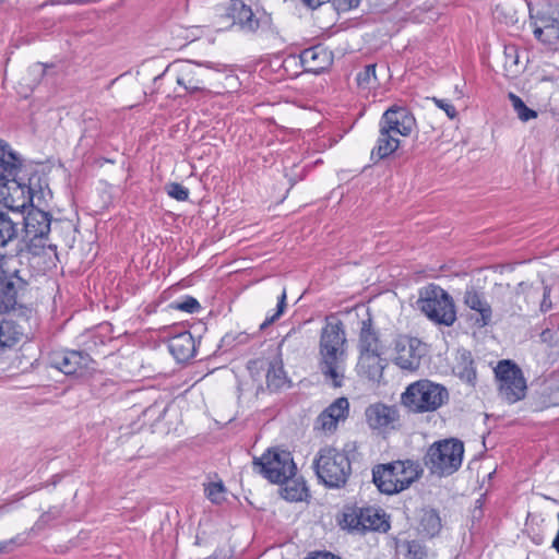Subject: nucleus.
Listing matches in <instances>:
<instances>
[{
    "label": "nucleus",
    "mask_w": 559,
    "mask_h": 559,
    "mask_svg": "<svg viewBox=\"0 0 559 559\" xmlns=\"http://www.w3.org/2000/svg\"><path fill=\"white\" fill-rule=\"evenodd\" d=\"M0 203L23 211L33 201L31 178L20 156L7 143H0Z\"/></svg>",
    "instance_id": "nucleus-1"
},
{
    "label": "nucleus",
    "mask_w": 559,
    "mask_h": 559,
    "mask_svg": "<svg viewBox=\"0 0 559 559\" xmlns=\"http://www.w3.org/2000/svg\"><path fill=\"white\" fill-rule=\"evenodd\" d=\"M225 70V66L212 61L177 60L169 63L163 73L154 78L159 81L166 73L175 74L176 83L185 90L188 95H210L212 92L209 85L215 76Z\"/></svg>",
    "instance_id": "nucleus-2"
},
{
    "label": "nucleus",
    "mask_w": 559,
    "mask_h": 559,
    "mask_svg": "<svg viewBox=\"0 0 559 559\" xmlns=\"http://www.w3.org/2000/svg\"><path fill=\"white\" fill-rule=\"evenodd\" d=\"M346 336L340 320L328 321L320 337V369L335 388L342 385L345 373Z\"/></svg>",
    "instance_id": "nucleus-3"
},
{
    "label": "nucleus",
    "mask_w": 559,
    "mask_h": 559,
    "mask_svg": "<svg viewBox=\"0 0 559 559\" xmlns=\"http://www.w3.org/2000/svg\"><path fill=\"white\" fill-rule=\"evenodd\" d=\"M421 472L419 464L412 460L395 461L376 466L372 480L381 492L393 495L408 488Z\"/></svg>",
    "instance_id": "nucleus-4"
},
{
    "label": "nucleus",
    "mask_w": 559,
    "mask_h": 559,
    "mask_svg": "<svg viewBox=\"0 0 559 559\" xmlns=\"http://www.w3.org/2000/svg\"><path fill=\"white\" fill-rule=\"evenodd\" d=\"M312 465L320 483L329 488L344 487L352 474L348 455L333 447L320 449Z\"/></svg>",
    "instance_id": "nucleus-5"
},
{
    "label": "nucleus",
    "mask_w": 559,
    "mask_h": 559,
    "mask_svg": "<svg viewBox=\"0 0 559 559\" xmlns=\"http://www.w3.org/2000/svg\"><path fill=\"white\" fill-rule=\"evenodd\" d=\"M416 301L417 308L432 322L451 326L456 320L452 297L440 286L429 284L421 287Z\"/></svg>",
    "instance_id": "nucleus-6"
},
{
    "label": "nucleus",
    "mask_w": 559,
    "mask_h": 559,
    "mask_svg": "<svg viewBox=\"0 0 559 559\" xmlns=\"http://www.w3.org/2000/svg\"><path fill=\"white\" fill-rule=\"evenodd\" d=\"M464 444L457 439H444L431 444L425 455V464L439 477L455 473L462 465Z\"/></svg>",
    "instance_id": "nucleus-7"
},
{
    "label": "nucleus",
    "mask_w": 559,
    "mask_h": 559,
    "mask_svg": "<svg viewBox=\"0 0 559 559\" xmlns=\"http://www.w3.org/2000/svg\"><path fill=\"white\" fill-rule=\"evenodd\" d=\"M449 399L448 390L429 380H419L407 386L402 394V403L411 412H433L441 407Z\"/></svg>",
    "instance_id": "nucleus-8"
},
{
    "label": "nucleus",
    "mask_w": 559,
    "mask_h": 559,
    "mask_svg": "<svg viewBox=\"0 0 559 559\" xmlns=\"http://www.w3.org/2000/svg\"><path fill=\"white\" fill-rule=\"evenodd\" d=\"M253 465L273 484L283 483L297 472L292 453L278 448L269 449L260 457H254Z\"/></svg>",
    "instance_id": "nucleus-9"
},
{
    "label": "nucleus",
    "mask_w": 559,
    "mask_h": 559,
    "mask_svg": "<svg viewBox=\"0 0 559 559\" xmlns=\"http://www.w3.org/2000/svg\"><path fill=\"white\" fill-rule=\"evenodd\" d=\"M495 374L499 382V394L509 403H515L524 399L526 393V380L522 370L511 360H501L495 368Z\"/></svg>",
    "instance_id": "nucleus-10"
},
{
    "label": "nucleus",
    "mask_w": 559,
    "mask_h": 559,
    "mask_svg": "<svg viewBox=\"0 0 559 559\" xmlns=\"http://www.w3.org/2000/svg\"><path fill=\"white\" fill-rule=\"evenodd\" d=\"M343 527L358 533L367 531H383L390 528L385 514L376 508H347L343 514Z\"/></svg>",
    "instance_id": "nucleus-11"
},
{
    "label": "nucleus",
    "mask_w": 559,
    "mask_h": 559,
    "mask_svg": "<svg viewBox=\"0 0 559 559\" xmlns=\"http://www.w3.org/2000/svg\"><path fill=\"white\" fill-rule=\"evenodd\" d=\"M12 258L0 254V313L15 310L17 290L23 284L19 270L12 267Z\"/></svg>",
    "instance_id": "nucleus-12"
},
{
    "label": "nucleus",
    "mask_w": 559,
    "mask_h": 559,
    "mask_svg": "<svg viewBox=\"0 0 559 559\" xmlns=\"http://www.w3.org/2000/svg\"><path fill=\"white\" fill-rule=\"evenodd\" d=\"M426 354V344L417 337L399 335L394 341V362L403 370H417Z\"/></svg>",
    "instance_id": "nucleus-13"
},
{
    "label": "nucleus",
    "mask_w": 559,
    "mask_h": 559,
    "mask_svg": "<svg viewBox=\"0 0 559 559\" xmlns=\"http://www.w3.org/2000/svg\"><path fill=\"white\" fill-rule=\"evenodd\" d=\"M50 364L67 376L82 377L94 370L95 361L90 354L82 350H59L51 355Z\"/></svg>",
    "instance_id": "nucleus-14"
},
{
    "label": "nucleus",
    "mask_w": 559,
    "mask_h": 559,
    "mask_svg": "<svg viewBox=\"0 0 559 559\" xmlns=\"http://www.w3.org/2000/svg\"><path fill=\"white\" fill-rule=\"evenodd\" d=\"M229 14L243 32L255 33L258 31H269L272 27L270 14L266 12L254 13L241 0H231Z\"/></svg>",
    "instance_id": "nucleus-15"
},
{
    "label": "nucleus",
    "mask_w": 559,
    "mask_h": 559,
    "mask_svg": "<svg viewBox=\"0 0 559 559\" xmlns=\"http://www.w3.org/2000/svg\"><path fill=\"white\" fill-rule=\"evenodd\" d=\"M379 127L399 138H407L416 128V119L406 106L392 105L382 114Z\"/></svg>",
    "instance_id": "nucleus-16"
},
{
    "label": "nucleus",
    "mask_w": 559,
    "mask_h": 559,
    "mask_svg": "<svg viewBox=\"0 0 559 559\" xmlns=\"http://www.w3.org/2000/svg\"><path fill=\"white\" fill-rule=\"evenodd\" d=\"M12 311L21 322L13 319H3L0 322V350L12 348L22 341L25 335V326L22 322L27 323L32 314V310L26 307L15 308V310Z\"/></svg>",
    "instance_id": "nucleus-17"
},
{
    "label": "nucleus",
    "mask_w": 559,
    "mask_h": 559,
    "mask_svg": "<svg viewBox=\"0 0 559 559\" xmlns=\"http://www.w3.org/2000/svg\"><path fill=\"white\" fill-rule=\"evenodd\" d=\"M366 421L373 430H385L394 428L400 419L399 409L394 405L374 403L369 405L365 412Z\"/></svg>",
    "instance_id": "nucleus-18"
},
{
    "label": "nucleus",
    "mask_w": 559,
    "mask_h": 559,
    "mask_svg": "<svg viewBox=\"0 0 559 559\" xmlns=\"http://www.w3.org/2000/svg\"><path fill=\"white\" fill-rule=\"evenodd\" d=\"M349 413V402L346 397H338L317 417L314 428L324 432H332L340 421H344Z\"/></svg>",
    "instance_id": "nucleus-19"
},
{
    "label": "nucleus",
    "mask_w": 559,
    "mask_h": 559,
    "mask_svg": "<svg viewBox=\"0 0 559 559\" xmlns=\"http://www.w3.org/2000/svg\"><path fill=\"white\" fill-rule=\"evenodd\" d=\"M299 58L305 71L316 74L326 70L333 62L332 52L322 45L304 49Z\"/></svg>",
    "instance_id": "nucleus-20"
},
{
    "label": "nucleus",
    "mask_w": 559,
    "mask_h": 559,
    "mask_svg": "<svg viewBox=\"0 0 559 559\" xmlns=\"http://www.w3.org/2000/svg\"><path fill=\"white\" fill-rule=\"evenodd\" d=\"M51 216L37 207H32L24 217V231L26 237L33 241L43 239L50 231Z\"/></svg>",
    "instance_id": "nucleus-21"
},
{
    "label": "nucleus",
    "mask_w": 559,
    "mask_h": 559,
    "mask_svg": "<svg viewBox=\"0 0 559 559\" xmlns=\"http://www.w3.org/2000/svg\"><path fill=\"white\" fill-rule=\"evenodd\" d=\"M463 304L471 310L478 313L476 324L480 328L490 324L492 319V309L484 294L475 287H467L464 292Z\"/></svg>",
    "instance_id": "nucleus-22"
},
{
    "label": "nucleus",
    "mask_w": 559,
    "mask_h": 559,
    "mask_svg": "<svg viewBox=\"0 0 559 559\" xmlns=\"http://www.w3.org/2000/svg\"><path fill=\"white\" fill-rule=\"evenodd\" d=\"M168 348L171 355L179 362L190 360L197 353L195 340L189 331H185L170 337Z\"/></svg>",
    "instance_id": "nucleus-23"
},
{
    "label": "nucleus",
    "mask_w": 559,
    "mask_h": 559,
    "mask_svg": "<svg viewBox=\"0 0 559 559\" xmlns=\"http://www.w3.org/2000/svg\"><path fill=\"white\" fill-rule=\"evenodd\" d=\"M385 364L381 357V352L359 354L357 368L359 373L371 381H380L383 374Z\"/></svg>",
    "instance_id": "nucleus-24"
},
{
    "label": "nucleus",
    "mask_w": 559,
    "mask_h": 559,
    "mask_svg": "<svg viewBox=\"0 0 559 559\" xmlns=\"http://www.w3.org/2000/svg\"><path fill=\"white\" fill-rule=\"evenodd\" d=\"M401 145L397 135L389 132L386 129L379 127V135L377 143L371 150V159L381 160L391 156Z\"/></svg>",
    "instance_id": "nucleus-25"
},
{
    "label": "nucleus",
    "mask_w": 559,
    "mask_h": 559,
    "mask_svg": "<svg viewBox=\"0 0 559 559\" xmlns=\"http://www.w3.org/2000/svg\"><path fill=\"white\" fill-rule=\"evenodd\" d=\"M534 35L550 48H557L559 45V21L554 17H540L534 29Z\"/></svg>",
    "instance_id": "nucleus-26"
},
{
    "label": "nucleus",
    "mask_w": 559,
    "mask_h": 559,
    "mask_svg": "<svg viewBox=\"0 0 559 559\" xmlns=\"http://www.w3.org/2000/svg\"><path fill=\"white\" fill-rule=\"evenodd\" d=\"M359 354L381 352L377 331L372 326V319L368 316L361 321L358 343Z\"/></svg>",
    "instance_id": "nucleus-27"
},
{
    "label": "nucleus",
    "mask_w": 559,
    "mask_h": 559,
    "mask_svg": "<svg viewBox=\"0 0 559 559\" xmlns=\"http://www.w3.org/2000/svg\"><path fill=\"white\" fill-rule=\"evenodd\" d=\"M453 370L461 380L473 383L476 379V369L472 354L467 350L460 352Z\"/></svg>",
    "instance_id": "nucleus-28"
},
{
    "label": "nucleus",
    "mask_w": 559,
    "mask_h": 559,
    "mask_svg": "<svg viewBox=\"0 0 559 559\" xmlns=\"http://www.w3.org/2000/svg\"><path fill=\"white\" fill-rule=\"evenodd\" d=\"M441 519L435 509H423L419 519V532L427 537H435L441 530Z\"/></svg>",
    "instance_id": "nucleus-29"
},
{
    "label": "nucleus",
    "mask_w": 559,
    "mask_h": 559,
    "mask_svg": "<svg viewBox=\"0 0 559 559\" xmlns=\"http://www.w3.org/2000/svg\"><path fill=\"white\" fill-rule=\"evenodd\" d=\"M280 484L283 485L281 495L287 501H301L308 496L306 485L293 477Z\"/></svg>",
    "instance_id": "nucleus-30"
},
{
    "label": "nucleus",
    "mask_w": 559,
    "mask_h": 559,
    "mask_svg": "<svg viewBox=\"0 0 559 559\" xmlns=\"http://www.w3.org/2000/svg\"><path fill=\"white\" fill-rule=\"evenodd\" d=\"M287 377L280 362H272L266 372V385L272 391L283 389L287 384Z\"/></svg>",
    "instance_id": "nucleus-31"
},
{
    "label": "nucleus",
    "mask_w": 559,
    "mask_h": 559,
    "mask_svg": "<svg viewBox=\"0 0 559 559\" xmlns=\"http://www.w3.org/2000/svg\"><path fill=\"white\" fill-rule=\"evenodd\" d=\"M17 236V225L9 214L0 211V248L5 247Z\"/></svg>",
    "instance_id": "nucleus-32"
},
{
    "label": "nucleus",
    "mask_w": 559,
    "mask_h": 559,
    "mask_svg": "<svg viewBox=\"0 0 559 559\" xmlns=\"http://www.w3.org/2000/svg\"><path fill=\"white\" fill-rule=\"evenodd\" d=\"M508 97L521 121L527 122L528 120L535 119L537 117V112L528 108L520 96L515 95L514 93H509Z\"/></svg>",
    "instance_id": "nucleus-33"
},
{
    "label": "nucleus",
    "mask_w": 559,
    "mask_h": 559,
    "mask_svg": "<svg viewBox=\"0 0 559 559\" xmlns=\"http://www.w3.org/2000/svg\"><path fill=\"white\" fill-rule=\"evenodd\" d=\"M357 85L362 90H368L377 83L376 64H368L356 75Z\"/></svg>",
    "instance_id": "nucleus-34"
},
{
    "label": "nucleus",
    "mask_w": 559,
    "mask_h": 559,
    "mask_svg": "<svg viewBox=\"0 0 559 559\" xmlns=\"http://www.w3.org/2000/svg\"><path fill=\"white\" fill-rule=\"evenodd\" d=\"M225 492H226V489H225V486L222 481H218V483H210L206 487H205V493H206V497L213 502V503H216V504H219L222 503L223 501H225Z\"/></svg>",
    "instance_id": "nucleus-35"
},
{
    "label": "nucleus",
    "mask_w": 559,
    "mask_h": 559,
    "mask_svg": "<svg viewBox=\"0 0 559 559\" xmlns=\"http://www.w3.org/2000/svg\"><path fill=\"white\" fill-rule=\"evenodd\" d=\"M165 189L167 194L177 201H186L189 198V190L178 182H170Z\"/></svg>",
    "instance_id": "nucleus-36"
},
{
    "label": "nucleus",
    "mask_w": 559,
    "mask_h": 559,
    "mask_svg": "<svg viewBox=\"0 0 559 559\" xmlns=\"http://www.w3.org/2000/svg\"><path fill=\"white\" fill-rule=\"evenodd\" d=\"M285 308H286V290L283 289L282 295L278 298L276 312L273 316L267 317L263 321V323L260 325V329L263 330L266 326H269L270 324H272L273 322H275L284 313Z\"/></svg>",
    "instance_id": "nucleus-37"
},
{
    "label": "nucleus",
    "mask_w": 559,
    "mask_h": 559,
    "mask_svg": "<svg viewBox=\"0 0 559 559\" xmlns=\"http://www.w3.org/2000/svg\"><path fill=\"white\" fill-rule=\"evenodd\" d=\"M174 308L188 313L198 312L201 308L199 301L193 297H186L181 302L174 304Z\"/></svg>",
    "instance_id": "nucleus-38"
},
{
    "label": "nucleus",
    "mask_w": 559,
    "mask_h": 559,
    "mask_svg": "<svg viewBox=\"0 0 559 559\" xmlns=\"http://www.w3.org/2000/svg\"><path fill=\"white\" fill-rule=\"evenodd\" d=\"M504 58L507 67H515L520 63L519 49L515 45L504 46Z\"/></svg>",
    "instance_id": "nucleus-39"
},
{
    "label": "nucleus",
    "mask_w": 559,
    "mask_h": 559,
    "mask_svg": "<svg viewBox=\"0 0 559 559\" xmlns=\"http://www.w3.org/2000/svg\"><path fill=\"white\" fill-rule=\"evenodd\" d=\"M433 100H435V104L440 109L444 110V112L447 114V116L450 119H454L457 116V111H456L455 107L447 99L433 98Z\"/></svg>",
    "instance_id": "nucleus-40"
},
{
    "label": "nucleus",
    "mask_w": 559,
    "mask_h": 559,
    "mask_svg": "<svg viewBox=\"0 0 559 559\" xmlns=\"http://www.w3.org/2000/svg\"><path fill=\"white\" fill-rule=\"evenodd\" d=\"M550 293H551V287L548 285H545L544 292H543V300H542L540 307H539L540 311L543 313L549 311L552 308V302L550 300Z\"/></svg>",
    "instance_id": "nucleus-41"
},
{
    "label": "nucleus",
    "mask_w": 559,
    "mask_h": 559,
    "mask_svg": "<svg viewBox=\"0 0 559 559\" xmlns=\"http://www.w3.org/2000/svg\"><path fill=\"white\" fill-rule=\"evenodd\" d=\"M305 559H341L331 552H317L314 556L307 557Z\"/></svg>",
    "instance_id": "nucleus-42"
},
{
    "label": "nucleus",
    "mask_w": 559,
    "mask_h": 559,
    "mask_svg": "<svg viewBox=\"0 0 559 559\" xmlns=\"http://www.w3.org/2000/svg\"><path fill=\"white\" fill-rule=\"evenodd\" d=\"M535 289L533 288V286L526 284V283H520L518 285V288H516V293L520 294V293H527L528 295L531 293H533Z\"/></svg>",
    "instance_id": "nucleus-43"
},
{
    "label": "nucleus",
    "mask_w": 559,
    "mask_h": 559,
    "mask_svg": "<svg viewBox=\"0 0 559 559\" xmlns=\"http://www.w3.org/2000/svg\"><path fill=\"white\" fill-rule=\"evenodd\" d=\"M531 539L535 545L539 546L544 543V535L540 533H536L531 536Z\"/></svg>",
    "instance_id": "nucleus-44"
},
{
    "label": "nucleus",
    "mask_w": 559,
    "mask_h": 559,
    "mask_svg": "<svg viewBox=\"0 0 559 559\" xmlns=\"http://www.w3.org/2000/svg\"><path fill=\"white\" fill-rule=\"evenodd\" d=\"M73 1L71 0H48L45 4H51V5H56V4H68V3H72Z\"/></svg>",
    "instance_id": "nucleus-45"
},
{
    "label": "nucleus",
    "mask_w": 559,
    "mask_h": 559,
    "mask_svg": "<svg viewBox=\"0 0 559 559\" xmlns=\"http://www.w3.org/2000/svg\"><path fill=\"white\" fill-rule=\"evenodd\" d=\"M159 404L157 402H155L153 405L148 406L145 411H144V415H150L151 413H153L155 409L159 408Z\"/></svg>",
    "instance_id": "nucleus-46"
},
{
    "label": "nucleus",
    "mask_w": 559,
    "mask_h": 559,
    "mask_svg": "<svg viewBox=\"0 0 559 559\" xmlns=\"http://www.w3.org/2000/svg\"><path fill=\"white\" fill-rule=\"evenodd\" d=\"M166 411H167L166 406H163L160 409H158V414H157L156 420L162 419L165 416Z\"/></svg>",
    "instance_id": "nucleus-47"
},
{
    "label": "nucleus",
    "mask_w": 559,
    "mask_h": 559,
    "mask_svg": "<svg viewBox=\"0 0 559 559\" xmlns=\"http://www.w3.org/2000/svg\"><path fill=\"white\" fill-rule=\"evenodd\" d=\"M49 514H50L49 512H48V513H44V514L40 516V521H43V522L48 521V519H49Z\"/></svg>",
    "instance_id": "nucleus-48"
},
{
    "label": "nucleus",
    "mask_w": 559,
    "mask_h": 559,
    "mask_svg": "<svg viewBox=\"0 0 559 559\" xmlns=\"http://www.w3.org/2000/svg\"><path fill=\"white\" fill-rule=\"evenodd\" d=\"M229 340H230V335H229V334H226V335L223 337V342H225V343H229Z\"/></svg>",
    "instance_id": "nucleus-49"
},
{
    "label": "nucleus",
    "mask_w": 559,
    "mask_h": 559,
    "mask_svg": "<svg viewBox=\"0 0 559 559\" xmlns=\"http://www.w3.org/2000/svg\"><path fill=\"white\" fill-rule=\"evenodd\" d=\"M238 337H239V342H242L245 338H247V336L243 335L242 333H239Z\"/></svg>",
    "instance_id": "nucleus-50"
}]
</instances>
